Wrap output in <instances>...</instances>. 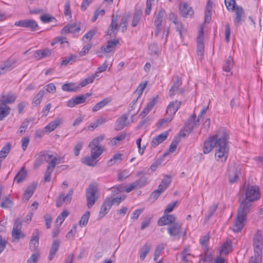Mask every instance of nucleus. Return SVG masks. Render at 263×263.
<instances>
[{
	"label": "nucleus",
	"mask_w": 263,
	"mask_h": 263,
	"mask_svg": "<svg viewBox=\"0 0 263 263\" xmlns=\"http://www.w3.org/2000/svg\"><path fill=\"white\" fill-rule=\"evenodd\" d=\"M229 134L223 128H219L215 135L210 137L204 143L203 152L206 154L215 149V157L217 161H225L229 151Z\"/></svg>",
	"instance_id": "1"
},
{
	"label": "nucleus",
	"mask_w": 263,
	"mask_h": 263,
	"mask_svg": "<svg viewBox=\"0 0 263 263\" xmlns=\"http://www.w3.org/2000/svg\"><path fill=\"white\" fill-rule=\"evenodd\" d=\"M249 206V205L245 202L240 203L232 227V230L234 232H240L244 227L247 221V215L250 212Z\"/></svg>",
	"instance_id": "2"
},
{
	"label": "nucleus",
	"mask_w": 263,
	"mask_h": 263,
	"mask_svg": "<svg viewBox=\"0 0 263 263\" xmlns=\"http://www.w3.org/2000/svg\"><path fill=\"white\" fill-rule=\"evenodd\" d=\"M259 188L257 185H248L246 190V198L241 203L245 202L249 205L248 210H250L252 202L260 198Z\"/></svg>",
	"instance_id": "3"
},
{
	"label": "nucleus",
	"mask_w": 263,
	"mask_h": 263,
	"mask_svg": "<svg viewBox=\"0 0 263 263\" xmlns=\"http://www.w3.org/2000/svg\"><path fill=\"white\" fill-rule=\"evenodd\" d=\"M104 138L103 135H101L94 138L89 143V147L91 148L90 155L94 158L97 159L103 153V148L99 146V143Z\"/></svg>",
	"instance_id": "4"
},
{
	"label": "nucleus",
	"mask_w": 263,
	"mask_h": 263,
	"mask_svg": "<svg viewBox=\"0 0 263 263\" xmlns=\"http://www.w3.org/2000/svg\"><path fill=\"white\" fill-rule=\"evenodd\" d=\"M98 192V187L97 183L90 184L86 190V197L87 200V206L90 209L95 204L97 197L96 194Z\"/></svg>",
	"instance_id": "5"
},
{
	"label": "nucleus",
	"mask_w": 263,
	"mask_h": 263,
	"mask_svg": "<svg viewBox=\"0 0 263 263\" xmlns=\"http://www.w3.org/2000/svg\"><path fill=\"white\" fill-rule=\"evenodd\" d=\"M16 97L13 95H7L2 97L0 104V115H8L10 114V108L6 105L7 104L13 103Z\"/></svg>",
	"instance_id": "6"
},
{
	"label": "nucleus",
	"mask_w": 263,
	"mask_h": 263,
	"mask_svg": "<svg viewBox=\"0 0 263 263\" xmlns=\"http://www.w3.org/2000/svg\"><path fill=\"white\" fill-rule=\"evenodd\" d=\"M204 33L203 29L201 27L198 31L197 37V53L198 59L201 60L204 55Z\"/></svg>",
	"instance_id": "7"
},
{
	"label": "nucleus",
	"mask_w": 263,
	"mask_h": 263,
	"mask_svg": "<svg viewBox=\"0 0 263 263\" xmlns=\"http://www.w3.org/2000/svg\"><path fill=\"white\" fill-rule=\"evenodd\" d=\"M203 116H190L184 125V130L188 134L200 124V120H203Z\"/></svg>",
	"instance_id": "8"
},
{
	"label": "nucleus",
	"mask_w": 263,
	"mask_h": 263,
	"mask_svg": "<svg viewBox=\"0 0 263 263\" xmlns=\"http://www.w3.org/2000/svg\"><path fill=\"white\" fill-rule=\"evenodd\" d=\"M14 25L16 26L29 28L30 31H34L37 30L38 25L33 20H24L16 21Z\"/></svg>",
	"instance_id": "9"
},
{
	"label": "nucleus",
	"mask_w": 263,
	"mask_h": 263,
	"mask_svg": "<svg viewBox=\"0 0 263 263\" xmlns=\"http://www.w3.org/2000/svg\"><path fill=\"white\" fill-rule=\"evenodd\" d=\"M73 190L70 189L67 195H65L62 192L56 202V206L58 208L61 207L64 203L68 204L70 202L72 195L73 194Z\"/></svg>",
	"instance_id": "10"
},
{
	"label": "nucleus",
	"mask_w": 263,
	"mask_h": 263,
	"mask_svg": "<svg viewBox=\"0 0 263 263\" xmlns=\"http://www.w3.org/2000/svg\"><path fill=\"white\" fill-rule=\"evenodd\" d=\"M262 243V237L261 232L257 230L253 238V247L255 254H261V246Z\"/></svg>",
	"instance_id": "11"
},
{
	"label": "nucleus",
	"mask_w": 263,
	"mask_h": 263,
	"mask_svg": "<svg viewBox=\"0 0 263 263\" xmlns=\"http://www.w3.org/2000/svg\"><path fill=\"white\" fill-rule=\"evenodd\" d=\"M90 95V93H86L81 96L73 97L67 102V106L69 107H73L77 105L83 103L85 102L86 98L89 97Z\"/></svg>",
	"instance_id": "12"
},
{
	"label": "nucleus",
	"mask_w": 263,
	"mask_h": 263,
	"mask_svg": "<svg viewBox=\"0 0 263 263\" xmlns=\"http://www.w3.org/2000/svg\"><path fill=\"white\" fill-rule=\"evenodd\" d=\"M118 19L114 15L111 16V22L106 32V34L116 37L119 29Z\"/></svg>",
	"instance_id": "13"
},
{
	"label": "nucleus",
	"mask_w": 263,
	"mask_h": 263,
	"mask_svg": "<svg viewBox=\"0 0 263 263\" xmlns=\"http://www.w3.org/2000/svg\"><path fill=\"white\" fill-rule=\"evenodd\" d=\"M22 226V221L19 219L17 218L13 226V230L12 231V236L15 239H18L20 238H23L24 235L21 233V228Z\"/></svg>",
	"instance_id": "14"
},
{
	"label": "nucleus",
	"mask_w": 263,
	"mask_h": 263,
	"mask_svg": "<svg viewBox=\"0 0 263 263\" xmlns=\"http://www.w3.org/2000/svg\"><path fill=\"white\" fill-rule=\"evenodd\" d=\"M182 224L180 222H177L172 224H170L167 228V231L169 235L172 237H179L181 233Z\"/></svg>",
	"instance_id": "15"
},
{
	"label": "nucleus",
	"mask_w": 263,
	"mask_h": 263,
	"mask_svg": "<svg viewBox=\"0 0 263 263\" xmlns=\"http://www.w3.org/2000/svg\"><path fill=\"white\" fill-rule=\"evenodd\" d=\"M40 231L35 230L29 242V249L34 252H38L37 248L39 245Z\"/></svg>",
	"instance_id": "16"
},
{
	"label": "nucleus",
	"mask_w": 263,
	"mask_h": 263,
	"mask_svg": "<svg viewBox=\"0 0 263 263\" xmlns=\"http://www.w3.org/2000/svg\"><path fill=\"white\" fill-rule=\"evenodd\" d=\"M232 11L234 12L235 18L234 20V23L235 26H239L241 25V22L245 17V12L242 7L238 6H236L235 9Z\"/></svg>",
	"instance_id": "17"
},
{
	"label": "nucleus",
	"mask_w": 263,
	"mask_h": 263,
	"mask_svg": "<svg viewBox=\"0 0 263 263\" xmlns=\"http://www.w3.org/2000/svg\"><path fill=\"white\" fill-rule=\"evenodd\" d=\"M176 218L173 215L165 214L159 219L157 224L159 226L172 224L175 222Z\"/></svg>",
	"instance_id": "18"
},
{
	"label": "nucleus",
	"mask_w": 263,
	"mask_h": 263,
	"mask_svg": "<svg viewBox=\"0 0 263 263\" xmlns=\"http://www.w3.org/2000/svg\"><path fill=\"white\" fill-rule=\"evenodd\" d=\"M179 12L180 15L185 18L191 17L194 14L192 8L185 3L180 5Z\"/></svg>",
	"instance_id": "19"
},
{
	"label": "nucleus",
	"mask_w": 263,
	"mask_h": 263,
	"mask_svg": "<svg viewBox=\"0 0 263 263\" xmlns=\"http://www.w3.org/2000/svg\"><path fill=\"white\" fill-rule=\"evenodd\" d=\"M168 135V132L166 131L153 137L151 143V146L153 147L157 146L167 139Z\"/></svg>",
	"instance_id": "20"
},
{
	"label": "nucleus",
	"mask_w": 263,
	"mask_h": 263,
	"mask_svg": "<svg viewBox=\"0 0 263 263\" xmlns=\"http://www.w3.org/2000/svg\"><path fill=\"white\" fill-rule=\"evenodd\" d=\"M52 155L48 154L43 152L40 153L34 161V168H39L43 163L44 160L47 162L50 159L52 158Z\"/></svg>",
	"instance_id": "21"
},
{
	"label": "nucleus",
	"mask_w": 263,
	"mask_h": 263,
	"mask_svg": "<svg viewBox=\"0 0 263 263\" xmlns=\"http://www.w3.org/2000/svg\"><path fill=\"white\" fill-rule=\"evenodd\" d=\"M112 205V203L110 201V198H106L101 206L99 214V218H103L108 212Z\"/></svg>",
	"instance_id": "22"
},
{
	"label": "nucleus",
	"mask_w": 263,
	"mask_h": 263,
	"mask_svg": "<svg viewBox=\"0 0 263 263\" xmlns=\"http://www.w3.org/2000/svg\"><path fill=\"white\" fill-rule=\"evenodd\" d=\"M118 43V40L114 39V40L108 41L106 45L101 47V50L103 51L105 53H109L115 50Z\"/></svg>",
	"instance_id": "23"
},
{
	"label": "nucleus",
	"mask_w": 263,
	"mask_h": 263,
	"mask_svg": "<svg viewBox=\"0 0 263 263\" xmlns=\"http://www.w3.org/2000/svg\"><path fill=\"white\" fill-rule=\"evenodd\" d=\"M145 174L144 171H139L136 173L137 177L140 176L139 179L135 181L139 188L144 186L149 183L148 178L145 176Z\"/></svg>",
	"instance_id": "24"
},
{
	"label": "nucleus",
	"mask_w": 263,
	"mask_h": 263,
	"mask_svg": "<svg viewBox=\"0 0 263 263\" xmlns=\"http://www.w3.org/2000/svg\"><path fill=\"white\" fill-rule=\"evenodd\" d=\"M37 187V183H32L29 185L27 189L24 191L22 198L23 200L28 201L32 196Z\"/></svg>",
	"instance_id": "25"
},
{
	"label": "nucleus",
	"mask_w": 263,
	"mask_h": 263,
	"mask_svg": "<svg viewBox=\"0 0 263 263\" xmlns=\"http://www.w3.org/2000/svg\"><path fill=\"white\" fill-rule=\"evenodd\" d=\"M181 105V102L175 101L171 102L166 109V114L168 115H174Z\"/></svg>",
	"instance_id": "26"
},
{
	"label": "nucleus",
	"mask_w": 263,
	"mask_h": 263,
	"mask_svg": "<svg viewBox=\"0 0 263 263\" xmlns=\"http://www.w3.org/2000/svg\"><path fill=\"white\" fill-rule=\"evenodd\" d=\"M60 243L61 242L59 240L57 239L53 241L48 256L49 260H51L54 257L60 248Z\"/></svg>",
	"instance_id": "27"
},
{
	"label": "nucleus",
	"mask_w": 263,
	"mask_h": 263,
	"mask_svg": "<svg viewBox=\"0 0 263 263\" xmlns=\"http://www.w3.org/2000/svg\"><path fill=\"white\" fill-rule=\"evenodd\" d=\"M80 28L76 24H68L64 26L61 31L62 34H67L69 33H76L79 32Z\"/></svg>",
	"instance_id": "28"
},
{
	"label": "nucleus",
	"mask_w": 263,
	"mask_h": 263,
	"mask_svg": "<svg viewBox=\"0 0 263 263\" xmlns=\"http://www.w3.org/2000/svg\"><path fill=\"white\" fill-rule=\"evenodd\" d=\"M16 61L14 59H8L0 67V75L13 68Z\"/></svg>",
	"instance_id": "29"
},
{
	"label": "nucleus",
	"mask_w": 263,
	"mask_h": 263,
	"mask_svg": "<svg viewBox=\"0 0 263 263\" xmlns=\"http://www.w3.org/2000/svg\"><path fill=\"white\" fill-rule=\"evenodd\" d=\"M62 122V121L60 118H57L55 120L50 122L44 127V130L49 133L54 130L58 126H59Z\"/></svg>",
	"instance_id": "30"
},
{
	"label": "nucleus",
	"mask_w": 263,
	"mask_h": 263,
	"mask_svg": "<svg viewBox=\"0 0 263 263\" xmlns=\"http://www.w3.org/2000/svg\"><path fill=\"white\" fill-rule=\"evenodd\" d=\"M128 124L126 116H121L116 121L115 125L116 130H120Z\"/></svg>",
	"instance_id": "31"
},
{
	"label": "nucleus",
	"mask_w": 263,
	"mask_h": 263,
	"mask_svg": "<svg viewBox=\"0 0 263 263\" xmlns=\"http://www.w3.org/2000/svg\"><path fill=\"white\" fill-rule=\"evenodd\" d=\"M212 2L209 0L206 4V7L204 13V22L208 23L211 20Z\"/></svg>",
	"instance_id": "32"
},
{
	"label": "nucleus",
	"mask_w": 263,
	"mask_h": 263,
	"mask_svg": "<svg viewBox=\"0 0 263 263\" xmlns=\"http://www.w3.org/2000/svg\"><path fill=\"white\" fill-rule=\"evenodd\" d=\"M165 13V12L163 9H160L158 12L156 13L154 21L155 27H161Z\"/></svg>",
	"instance_id": "33"
},
{
	"label": "nucleus",
	"mask_w": 263,
	"mask_h": 263,
	"mask_svg": "<svg viewBox=\"0 0 263 263\" xmlns=\"http://www.w3.org/2000/svg\"><path fill=\"white\" fill-rule=\"evenodd\" d=\"M232 241L230 240H227L222 245L220 250V254L222 255H227L232 251Z\"/></svg>",
	"instance_id": "34"
},
{
	"label": "nucleus",
	"mask_w": 263,
	"mask_h": 263,
	"mask_svg": "<svg viewBox=\"0 0 263 263\" xmlns=\"http://www.w3.org/2000/svg\"><path fill=\"white\" fill-rule=\"evenodd\" d=\"M176 80L174 82L173 85L169 91V95L171 97H173L177 91L179 87L181 84V81L179 77L176 78Z\"/></svg>",
	"instance_id": "35"
},
{
	"label": "nucleus",
	"mask_w": 263,
	"mask_h": 263,
	"mask_svg": "<svg viewBox=\"0 0 263 263\" xmlns=\"http://www.w3.org/2000/svg\"><path fill=\"white\" fill-rule=\"evenodd\" d=\"M151 248V246L150 244L146 243H145L141 249L140 253V259L141 260H143L145 257L146 255L149 252Z\"/></svg>",
	"instance_id": "36"
},
{
	"label": "nucleus",
	"mask_w": 263,
	"mask_h": 263,
	"mask_svg": "<svg viewBox=\"0 0 263 263\" xmlns=\"http://www.w3.org/2000/svg\"><path fill=\"white\" fill-rule=\"evenodd\" d=\"M171 182V178L168 176H166L162 180L160 184L158 186V189H159L161 191L163 192L167 188Z\"/></svg>",
	"instance_id": "37"
},
{
	"label": "nucleus",
	"mask_w": 263,
	"mask_h": 263,
	"mask_svg": "<svg viewBox=\"0 0 263 263\" xmlns=\"http://www.w3.org/2000/svg\"><path fill=\"white\" fill-rule=\"evenodd\" d=\"M106 121L107 120L105 118L101 117L97 120L95 122L91 123L89 125H88L87 126V129L92 130L95 128L105 123Z\"/></svg>",
	"instance_id": "38"
},
{
	"label": "nucleus",
	"mask_w": 263,
	"mask_h": 263,
	"mask_svg": "<svg viewBox=\"0 0 263 263\" xmlns=\"http://www.w3.org/2000/svg\"><path fill=\"white\" fill-rule=\"evenodd\" d=\"M96 158H94L91 155L90 156L85 157L81 159L82 163L90 166H94L96 165Z\"/></svg>",
	"instance_id": "39"
},
{
	"label": "nucleus",
	"mask_w": 263,
	"mask_h": 263,
	"mask_svg": "<svg viewBox=\"0 0 263 263\" xmlns=\"http://www.w3.org/2000/svg\"><path fill=\"white\" fill-rule=\"evenodd\" d=\"M51 55V50L49 49H45L42 50H37L35 52V57L38 59L49 57Z\"/></svg>",
	"instance_id": "40"
},
{
	"label": "nucleus",
	"mask_w": 263,
	"mask_h": 263,
	"mask_svg": "<svg viewBox=\"0 0 263 263\" xmlns=\"http://www.w3.org/2000/svg\"><path fill=\"white\" fill-rule=\"evenodd\" d=\"M26 177V171L22 168L15 175L14 178V181L17 183H20L25 179Z\"/></svg>",
	"instance_id": "41"
},
{
	"label": "nucleus",
	"mask_w": 263,
	"mask_h": 263,
	"mask_svg": "<svg viewBox=\"0 0 263 263\" xmlns=\"http://www.w3.org/2000/svg\"><path fill=\"white\" fill-rule=\"evenodd\" d=\"M69 212L67 210H64L57 218L56 226L60 227L65 219L68 216Z\"/></svg>",
	"instance_id": "42"
},
{
	"label": "nucleus",
	"mask_w": 263,
	"mask_h": 263,
	"mask_svg": "<svg viewBox=\"0 0 263 263\" xmlns=\"http://www.w3.org/2000/svg\"><path fill=\"white\" fill-rule=\"evenodd\" d=\"M157 102V99L156 98H153L151 101L147 103L146 107L144 108L142 111V114H147L152 110L153 107Z\"/></svg>",
	"instance_id": "43"
},
{
	"label": "nucleus",
	"mask_w": 263,
	"mask_h": 263,
	"mask_svg": "<svg viewBox=\"0 0 263 263\" xmlns=\"http://www.w3.org/2000/svg\"><path fill=\"white\" fill-rule=\"evenodd\" d=\"M141 15L142 11L140 10H136L135 12L132 22V26L133 27H135L136 26H137L141 19Z\"/></svg>",
	"instance_id": "44"
},
{
	"label": "nucleus",
	"mask_w": 263,
	"mask_h": 263,
	"mask_svg": "<svg viewBox=\"0 0 263 263\" xmlns=\"http://www.w3.org/2000/svg\"><path fill=\"white\" fill-rule=\"evenodd\" d=\"M98 77L99 75H97V74H92L90 76H89L82 80L81 82L80 83L79 85L81 87H84L86 85L92 83L95 79Z\"/></svg>",
	"instance_id": "45"
},
{
	"label": "nucleus",
	"mask_w": 263,
	"mask_h": 263,
	"mask_svg": "<svg viewBox=\"0 0 263 263\" xmlns=\"http://www.w3.org/2000/svg\"><path fill=\"white\" fill-rule=\"evenodd\" d=\"M172 119L173 118L171 116L160 119L157 123V127L159 128L165 127Z\"/></svg>",
	"instance_id": "46"
},
{
	"label": "nucleus",
	"mask_w": 263,
	"mask_h": 263,
	"mask_svg": "<svg viewBox=\"0 0 263 263\" xmlns=\"http://www.w3.org/2000/svg\"><path fill=\"white\" fill-rule=\"evenodd\" d=\"M128 15H123L121 18L119 27L120 28L122 32H124L127 29V25L128 24Z\"/></svg>",
	"instance_id": "47"
},
{
	"label": "nucleus",
	"mask_w": 263,
	"mask_h": 263,
	"mask_svg": "<svg viewBox=\"0 0 263 263\" xmlns=\"http://www.w3.org/2000/svg\"><path fill=\"white\" fill-rule=\"evenodd\" d=\"M122 155L120 153L115 154L112 157L107 161V165L109 166L113 165L116 162L122 160Z\"/></svg>",
	"instance_id": "48"
},
{
	"label": "nucleus",
	"mask_w": 263,
	"mask_h": 263,
	"mask_svg": "<svg viewBox=\"0 0 263 263\" xmlns=\"http://www.w3.org/2000/svg\"><path fill=\"white\" fill-rule=\"evenodd\" d=\"M109 102V100H108L107 98L104 99L102 101L97 103L96 105L93 107L92 110L93 111H97L102 108L103 107L105 106Z\"/></svg>",
	"instance_id": "49"
},
{
	"label": "nucleus",
	"mask_w": 263,
	"mask_h": 263,
	"mask_svg": "<svg viewBox=\"0 0 263 263\" xmlns=\"http://www.w3.org/2000/svg\"><path fill=\"white\" fill-rule=\"evenodd\" d=\"M90 216V212H86L81 217L79 224L81 227L86 226L88 223V219Z\"/></svg>",
	"instance_id": "50"
},
{
	"label": "nucleus",
	"mask_w": 263,
	"mask_h": 263,
	"mask_svg": "<svg viewBox=\"0 0 263 263\" xmlns=\"http://www.w3.org/2000/svg\"><path fill=\"white\" fill-rule=\"evenodd\" d=\"M233 67V59L231 57H229L226 60L223 66V70L226 72H229Z\"/></svg>",
	"instance_id": "51"
},
{
	"label": "nucleus",
	"mask_w": 263,
	"mask_h": 263,
	"mask_svg": "<svg viewBox=\"0 0 263 263\" xmlns=\"http://www.w3.org/2000/svg\"><path fill=\"white\" fill-rule=\"evenodd\" d=\"M45 94L44 90H41L39 91V92L37 93V94L34 97L32 103L33 105H37L40 104L43 97Z\"/></svg>",
	"instance_id": "52"
},
{
	"label": "nucleus",
	"mask_w": 263,
	"mask_h": 263,
	"mask_svg": "<svg viewBox=\"0 0 263 263\" xmlns=\"http://www.w3.org/2000/svg\"><path fill=\"white\" fill-rule=\"evenodd\" d=\"M77 58V55L71 54L69 57L61 61V64L63 66H66L69 63L71 64L76 61Z\"/></svg>",
	"instance_id": "53"
},
{
	"label": "nucleus",
	"mask_w": 263,
	"mask_h": 263,
	"mask_svg": "<svg viewBox=\"0 0 263 263\" xmlns=\"http://www.w3.org/2000/svg\"><path fill=\"white\" fill-rule=\"evenodd\" d=\"M11 147V144L8 143L0 151V158H5L6 157L8 154L9 153Z\"/></svg>",
	"instance_id": "54"
},
{
	"label": "nucleus",
	"mask_w": 263,
	"mask_h": 263,
	"mask_svg": "<svg viewBox=\"0 0 263 263\" xmlns=\"http://www.w3.org/2000/svg\"><path fill=\"white\" fill-rule=\"evenodd\" d=\"M174 25L176 31L179 32L180 37H182V34L185 32V29L183 25L179 21L177 22V23H174Z\"/></svg>",
	"instance_id": "55"
},
{
	"label": "nucleus",
	"mask_w": 263,
	"mask_h": 263,
	"mask_svg": "<svg viewBox=\"0 0 263 263\" xmlns=\"http://www.w3.org/2000/svg\"><path fill=\"white\" fill-rule=\"evenodd\" d=\"M179 141V138L176 137L175 138H174L172 141L171 145H170V147L168 148V152H174L176 150L177 145L178 144Z\"/></svg>",
	"instance_id": "56"
},
{
	"label": "nucleus",
	"mask_w": 263,
	"mask_h": 263,
	"mask_svg": "<svg viewBox=\"0 0 263 263\" xmlns=\"http://www.w3.org/2000/svg\"><path fill=\"white\" fill-rule=\"evenodd\" d=\"M238 177L237 169L233 170L232 172L229 174V182L231 183L236 181Z\"/></svg>",
	"instance_id": "57"
},
{
	"label": "nucleus",
	"mask_w": 263,
	"mask_h": 263,
	"mask_svg": "<svg viewBox=\"0 0 263 263\" xmlns=\"http://www.w3.org/2000/svg\"><path fill=\"white\" fill-rule=\"evenodd\" d=\"M209 236L208 235H204L201 237L199 240L200 243L202 246L205 253L208 251V248L205 244L209 241Z\"/></svg>",
	"instance_id": "58"
},
{
	"label": "nucleus",
	"mask_w": 263,
	"mask_h": 263,
	"mask_svg": "<svg viewBox=\"0 0 263 263\" xmlns=\"http://www.w3.org/2000/svg\"><path fill=\"white\" fill-rule=\"evenodd\" d=\"M226 6L229 11H232L237 6L235 0H224Z\"/></svg>",
	"instance_id": "59"
},
{
	"label": "nucleus",
	"mask_w": 263,
	"mask_h": 263,
	"mask_svg": "<svg viewBox=\"0 0 263 263\" xmlns=\"http://www.w3.org/2000/svg\"><path fill=\"white\" fill-rule=\"evenodd\" d=\"M63 90L65 91H74L77 90V88L75 87L73 84L71 83H65L63 85L62 87Z\"/></svg>",
	"instance_id": "60"
},
{
	"label": "nucleus",
	"mask_w": 263,
	"mask_h": 263,
	"mask_svg": "<svg viewBox=\"0 0 263 263\" xmlns=\"http://www.w3.org/2000/svg\"><path fill=\"white\" fill-rule=\"evenodd\" d=\"M30 121V118L27 119L25 121H24V122L22 123V124L21 126H20V127L18 129V132L20 134L23 135L25 132L26 129L28 126V123Z\"/></svg>",
	"instance_id": "61"
},
{
	"label": "nucleus",
	"mask_w": 263,
	"mask_h": 263,
	"mask_svg": "<svg viewBox=\"0 0 263 263\" xmlns=\"http://www.w3.org/2000/svg\"><path fill=\"white\" fill-rule=\"evenodd\" d=\"M39 256V252H34L28 258L27 263H36L38 260Z\"/></svg>",
	"instance_id": "62"
},
{
	"label": "nucleus",
	"mask_w": 263,
	"mask_h": 263,
	"mask_svg": "<svg viewBox=\"0 0 263 263\" xmlns=\"http://www.w3.org/2000/svg\"><path fill=\"white\" fill-rule=\"evenodd\" d=\"M126 197V196L123 195L119 197L114 198L111 199L110 198V201L112 203V205L114 203L117 205H119L122 201L125 200Z\"/></svg>",
	"instance_id": "63"
},
{
	"label": "nucleus",
	"mask_w": 263,
	"mask_h": 263,
	"mask_svg": "<svg viewBox=\"0 0 263 263\" xmlns=\"http://www.w3.org/2000/svg\"><path fill=\"white\" fill-rule=\"evenodd\" d=\"M261 254L254 253V256L250 258L249 263H261Z\"/></svg>",
	"instance_id": "64"
}]
</instances>
